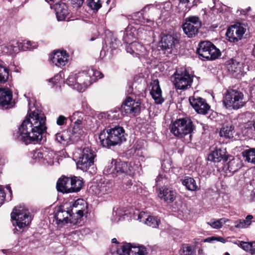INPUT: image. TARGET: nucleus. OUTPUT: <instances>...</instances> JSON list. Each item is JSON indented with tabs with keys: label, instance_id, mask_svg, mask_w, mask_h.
Wrapping results in <instances>:
<instances>
[{
	"label": "nucleus",
	"instance_id": "obj_54",
	"mask_svg": "<svg viewBox=\"0 0 255 255\" xmlns=\"http://www.w3.org/2000/svg\"><path fill=\"white\" fill-rule=\"evenodd\" d=\"M74 7H80L84 0H69Z\"/></svg>",
	"mask_w": 255,
	"mask_h": 255
},
{
	"label": "nucleus",
	"instance_id": "obj_2",
	"mask_svg": "<svg viewBox=\"0 0 255 255\" xmlns=\"http://www.w3.org/2000/svg\"><path fill=\"white\" fill-rule=\"evenodd\" d=\"M103 173L112 177L119 176L123 178V183L126 189L130 188L132 185L131 179L129 178L134 173L133 167L130 163L115 160L108 163L105 167Z\"/></svg>",
	"mask_w": 255,
	"mask_h": 255
},
{
	"label": "nucleus",
	"instance_id": "obj_13",
	"mask_svg": "<svg viewBox=\"0 0 255 255\" xmlns=\"http://www.w3.org/2000/svg\"><path fill=\"white\" fill-rule=\"evenodd\" d=\"M95 157V152L90 147H84L82 149L81 156L77 163L78 168L83 171H86L94 164Z\"/></svg>",
	"mask_w": 255,
	"mask_h": 255
},
{
	"label": "nucleus",
	"instance_id": "obj_39",
	"mask_svg": "<svg viewBox=\"0 0 255 255\" xmlns=\"http://www.w3.org/2000/svg\"><path fill=\"white\" fill-rule=\"evenodd\" d=\"M133 245L129 243L125 244L117 249V253L119 255H131Z\"/></svg>",
	"mask_w": 255,
	"mask_h": 255
},
{
	"label": "nucleus",
	"instance_id": "obj_61",
	"mask_svg": "<svg viewBox=\"0 0 255 255\" xmlns=\"http://www.w3.org/2000/svg\"><path fill=\"white\" fill-rule=\"evenodd\" d=\"M251 196L252 200L255 201V190L252 191Z\"/></svg>",
	"mask_w": 255,
	"mask_h": 255
},
{
	"label": "nucleus",
	"instance_id": "obj_21",
	"mask_svg": "<svg viewBox=\"0 0 255 255\" xmlns=\"http://www.w3.org/2000/svg\"><path fill=\"white\" fill-rule=\"evenodd\" d=\"M55 218L56 224L60 227L68 223V221L74 225L77 223V221L74 220L70 210H65L62 208H59L55 213Z\"/></svg>",
	"mask_w": 255,
	"mask_h": 255
},
{
	"label": "nucleus",
	"instance_id": "obj_12",
	"mask_svg": "<svg viewBox=\"0 0 255 255\" xmlns=\"http://www.w3.org/2000/svg\"><path fill=\"white\" fill-rule=\"evenodd\" d=\"M201 25L202 22L199 17L190 16L185 18L182 28L188 37H193L197 34Z\"/></svg>",
	"mask_w": 255,
	"mask_h": 255
},
{
	"label": "nucleus",
	"instance_id": "obj_9",
	"mask_svg": "<svg viewBox=\"0 0 255 255\" xmlns=\"http://www.w3.org/2000/svg\"><path fill=\"white\" fill-rule=\"evenodd\" d=\"M126 50L134 57L139 58L141 61L150 60L151 54L147 47L141 44L133 41L129 42L126 46Z\"/></svg>",
	"mask_w": 255,
	"mask_h": 255
},
{
	"label": "nucleus",
	"instance_id": "obj_31",
	"mask_svg": "<svg viewBox=\"0 0 255 255\" xmlns=\"http://www.w3.org/2000/svg\"><path fill=\"white\" fill-rule=\"evenodd\" d=\"M151 89L150 94L156 104H161L163 102V99L161 95V90L160 88L159 82L157 80H154L151 83Z\"/></svg>",
	"mask_w": 255,
	"mask_h": 255
},
{
	"label": "nucleus",
	"instance_id": "obj_5",
	"mask_svg": "<svg viewBox=\"0 0 255 255\" xmlns=\"http://www.w3.org/2000/svg\"><path fill=\"white\" fill-rule=\"evenodd\" d=\"M67 83L73 89L83 92L92 83L88 69L77 73H71L67 79Z\"/></svg>",
	"mask_w": 255,
	"mask_h": 255
},
{
	"label": "nucleus",
	"instance_id": "obj_7",
	"mask_svg": "<svg viewBox=\"0 0 255 255\" xmlns=\"http://www.w3.org/2000/svg\"><path fill=\"white\" fill-rule=\"evenodd\" d=\"M246 103L243 93L235 90L228 91L223 101V103L227 108L234 110L243 107Z\"/></svg>",
	"mask_w": 255,
	"mask_h": 255
},
{
	"label": "nucleus",
	"instance_id": "obj_34",
	"mask_svg": "<svg viewBox=\"0 0 255 255\" xmlns=\"http://www.w3.org/2000/svg\"><path fill=\"white\" fill-rule=\"evenodd\" d=\"M70 190L72 191V193L79 191L83 185L82 180L80 178L76 176L70 177Z\"/></svg>",
	"mask_w": 255,
	"mask_h": 255
},
{
	"label": "nucleus",
	"instance_id": "obj_51",
	"mask_svg": "<svg viewBox=\"0 0 255 255\" xmlns=\"http://www.w3.org/2000/svg\"><path fill=\"white\" fill-rule=\"evenodd\" d=\"M239 246L242 248L244 250L246 251H250L253 249L254 244L255 245V242H245L243 241H239Z\"/></svg>",
	"mask_w": 255,
	"mask_h": 255
},
{
	"label": "nucleus",
	"instance_id": "obj_28",
	"mask_svg": "<svg viewBox=\"0 0 255 255\" xmlns=\"http://www.w3.org/2000/svg\"><path fill=\"white\" fill-rule=\"evenodd\" d=\"M176 192L171 188L162 187L159 189L158 197L167 203L173 202L176 198Z\"/></svg>",
	"mask_w": 255,
	"mask_h": 255
},
{
	"label": "nucleus",
	"instance_id": "obj_33",
	"mask_svg": "<svg viewBox=\"0 0 255 255\" xmlns=\"http://www.w3.org/2000/svg\"><path fill=\"white\" fill-rule=\"evenodd\" d=\"M208 159L214 162H219L222 160L227 161L228 157L224 150L218 149L213 151L208 155Z\"/></svg>",
	"mask_w": 255,
	"mask_h": 255
},
{
	"label": "nucleus",
	"instance_id": "obj_35",
	"mask_svg": "<svg viewBox=\"0 0 255 255\" xmlns=\"http://www.w3.org/2000/svg\"><path fill=\"white\" fill-rule=\"evenodd\" d=\"M182 184L186 188L192 191H196L198 189V186L194 178L190 177H185L182 181Z\"/></svg>",
	"mask_w": 255,
	"mask_h": 255
},
{
	"label": "nucleus",
	"instance_id": "obj_45",
	"mask_svg": "<svg viewBox=\"0 0 255 255\" xmlns=\"http://www.w3.org/2000/svg\"><path fill=\"white\" fill-rule=\"evenodd\" d=\"M242 64L235 60H232L228 65V70L231 73L240 72L241 71Z\"/></svg>",
	"mask_w": 255,
	"mask_h": 255
},
{
	"label": "nucleus",
	"instance_id": "obj_29",
	"mask_svg": "<svg viewBox=\"0 0 255 255\" xmlns=\"http://www.w3.org/2000/svg\"><path fill=\"white\" fill-rule=\"evenodd\" d=\"M120 34L123 35V39L127 44L135 41L134 40L137 38L136 28L130 24L127 26L124 31H121Z\"/></svg>",
	"mask_w": 255,
	"mask_h": 255
},
{
	"label": "nucleus",
	"instance_id": "obj_10",
	"mask_svg": "<svg viewBox=\"0 0 255 255\" xmlns=\"http://www.w3.org/2000/svg\"><path fill=\"white\" fill-rule=\"evenodd\" d=\"M172 82L177 89L185 90L191 87L193 76L186 71H176L173 75Z\"/></svg>",
	"mask_w": 255,
	"mask_h": 255
},
{
	"label": "nucleus",
	"instance_id": "obj_62",
	"mask_svg": "<svg viewBox=\"0 0 255 255\" xmlns=\"http://www.w3.org/2000/svg\"><path fill=\"white\" fill-rule=\"evenodd\" d=\"M163 179V175H159L158 176L156 179V182H159L161 179Z\"/></svg>",
	"mask_w": 255,
	"mask_h": 255
},
{
	"label": "nucleus",
	"instance_id": "obj_64",
	"mask_svg": "<svg viewBox=\"0 0 255 255\" xmlns=\"http://www.w3.org/2000/svg\"><path fill=\"white\" fill-rule=\"evenodd\" d=\"M251 253L252 255H255V248L251 250Z\"/></svg>",
	"mask_w": 255,
	"mask_h": 255
},
{
	"label": "nucleus",
	"instance_id": "obj_47",
	"mask_svg": "<svg viewBox=\"0 0 255 255\" xmlns=\"http://www.w3.org/2000/svg\"><path fill=\"white\" fill-rule=\"evenodd\" d=\"M146 254L147 251L145 247L142 246L133 245L131 255H146Z\"/></svg>",
	"mask_w": 255,
	"mask_h": 255
},
{
	"label": "nucleus",
	"instance_id": "obj_15",
	"mask_svg": "<svg viewBox=\"0 0 255 255\" xmlns=\"http://www.w3.org/2000/svg\"><path fill=\"white\" fill-rule=\"evenodd\" d=\"M246 31V28L243 24L237 23L229 27L226 35L230 42H237L243 38Z\"/></svg>",
	"mask_w": 255,
	"mask_h": 255
},
{
	"label": "nucleus",
	"instance_id": "obj_41",
	"mask_svg": "<svg viewBox=\"0 0 255 255\" xmlns=\"http://www.w3.org/2000/svg\"><path fill=\"white\" fill-rule=\"evenodd\" d=\"M228 221V219L224 218L218 220L212 219L208 222L207 224L214 229H219Z\"/></svg>",
	"mask_w": 255,
	"mask_h": 255
},
{
	"label": "nucleus",
	"instance_id": "obj_16",
	"mask_svg": "<svg viewBox=\"0 0 255 255\" xmlns=\"http://www.w3.org/2000/svg\"><path fill=\"white\" fill-rule=\"evenodd\" d=\"M140 100H135L130 97H127L122 106V110L126 114L136 116L139 114L141 108Z\"/></svg>",
	"mask_w": 255,
	"mask_h": 255
},
{
	"label": "nucleus",
	"instance_id": "obj_42",
	"mask_svg": "<svg viewBox=\"0 0 255 255\" xmlns=\"http://www.w3.org/2000/svg\"><path fill=\"white\" fill-rule=\"evenodd\" d=\"M0 50L3 54H13L18 52L16 46L11 45L7 46L4 44H1V42H0Z\"/></svg>",
	"mask_w": 255,
	"mask_h": 255
},
{
	"label": "nucleus",
	"instance_id": "obj_60",
	"mask_svg": "<svg viewBox=\"0 0 255 255\" xmlns=\"http://www.w3.org/2000/svg\"><path fill=\"white\" fill-rule=\"evenodd\" d=\"M215 240V238L214 237H209L208 238H206L204 240L205 242H211L212 241H213Z\"/></svg>",
	"mask_w": 255,
	"mask_h": 255
},
{
	"label": "nucleus",
	"instance_id": "obj_30",
	"mask_svg": "<svg viewBox=\"0 0 255 255\" xmlns=\"http://www.w3.org/2000/svg\"><path fill=\"white\" fill-rule=\"evenodd\" d=\"M74 135L72 134L71 129L69 130H64L57 133L55 135V140L58 143L65 145L74 139L73 137Z\"/></svg>",
	"mask_w": 255,
	"mask_h": 255
},
{
	"label": "nucleus",
	"instance_id": "obj_52",
	"mask_svg": "<svg viewBox=\"0 0 255 255\" xmlns=\"http://www.w3.org/2000/svg\"><path fill=\"white\" fill-rule=\"evenodd\" d=\"M44 152H43L40 149H37L34 151L33 153L32 158L34 159L40 160L44 158Z\"/></svg>",
	"mask_w": 255,
	"mask_h": 255
},
{
	"label": "nucleus",
	"instance_id": "obj_58",
	"mask_svg": "<svg viewBox=\"0 0 255 255\" xmlns=\"http://www.w3.org/2000/svg\"><path fill=\"white\" fill-rule=\"evenodd\" d=\"M133 88L130 84L128 85V89L127 90V92L128 94H130L132 93Z\"/></svg>",
	"mask_w": 255,
	"mask_h": 255
},
{
	"label": "nucleus",
	"instance_id": "obj_38",
	"mask_svg": "<svg viewBox=\"0 0 255 255\" xmlns=\"http://www.w3.org/2000/svg\"><path fill=\"white\" fill-rule=\"evenodd\" d=\"M242 156L245 161L255 164V148L244 150Z\"/></svg>",
	"mask_w": 255,
	"mask_h": 255
},
{
	"label": "nucleus",
	"instance_id": "obj_59",
	"mask_svg": "<svg viewBox=\"0 0 255 255\" xmlns=\"http://www.w3.org/2000/svg\"><path fill=\"white\" fill-rule=\"evenodd\" d=\"M195 0H179L181 3H193Z\"/></svg>",
	"mask_w": 255,
	"mask_h": 255
},
{
	"label": "nucleus",
	"instance_id": "obj_27",
	"mask_svg": "<svg viewBox=\"0 0 255 255\" xmlns=\"http://www.w3.org/2000/svg\"><path fill=\"white\" fill-rule=\"evenodd\" d=\"M52 62L58 67L65 65L68 62V55L66 51H57L53 52L50 57Z\"/></svg>",
	"mask_w": 255,
	"mask_h": 255
},
{
	"label": "nucleus",
	"instance_id": "obj_48",
	"mask_svg": "<svg viewBox=\"0 0 255 255\" xmlns=\"http://www.w3.org/2000/svg\"><path fill=\"white\" fill-rule=\"evenodd\" d=\"M88 73L90 75L91 83L95 81L97 78L100 79L103 77L102 73L92 68L88 69Z\"/></svg>",
	"mask_w": 255,
	"mask_h": 255
},
{
	"label": "nucleus",
	"instance_id": "obj_23",
	"mask_svg": "<svg viewBox=\"0 0 255 255\" xmlns=\"http://www.w3.org/2000/svg\"><path fill=\"white\" fill-rule=\"evenodd\" d=\"M54 9L58 21L70 20L71 13L67 4L64 3H56L54 5Z\"/></svg>",
	"mask_w": 255,
	"mask_h": 255
},
{
	"label": "nucleus",
	"instance_id": "obj_6",
	"mask_svg": "<svg viewBox=\"0 0 255 255\" xmlns=\"http://www.w3.org/2000/svg\"><path fill=\"white\" fill-rule=\"evenodd\" d=\"M11 218L13 225L22 230L29 225L31 221V217L28 210L21 205L13 209L11 213Z\"/></svg>",
	"mask_w": 255,
	"mask_h": 255
},
{
	"label": "nucleus",
	"instance_id": "obj_11",
	"mask_svg": "<svg viewBox=\"0 0 255 255\" xmlns=\"http://www.w3.org/2000/svg\"><path fill=\"white\" fill-rule=\"evenodd\" d=\"M149 17L152 19L146 18L142 11H138L132 14L130 16L135 24H146V26L151 27L154 25V19L155 16L159 13V9L156 7H151L148 8Z\"/></svg>",
	"mask_w": 255,
	"mask_h": 255
},
{
	"label": "nucleus",
	"instance_id": "obj_44",
	"mask_svg": "<svg viewBox=\"0 0 255 255\" xmlns=\"http://www.w3.org/2000/svg\"><path fill=\"white\" fill-rule=\"evenodd\" d=\"M126 215V213H124L121 208H114L113 213V216L114 217L113 220L116 222H118L123 220Z\"/></svg>",
	"mask_w": 255,
	"mask_h": 255
},
{
	"label": "nucleus",
	"instance_id": "obj_24",
	"mask_svg": "<svg viewBox=\"0 0 255 255\" xmlns=\"http://www.w3.org/2000/svg\"><path fill=\"white\" fill-rule=\"evenodd\" d=\"M160 13L159 16L156 19V22L158 25L162 24L163 21H166L170 17L171 12L172 4L169 1H166L162 4L160 6Z\"/></svg>",
	"mask_w": 255,
	"mask_h": 255
},
{
	"label": "nucleus",
	"instance_id": "obj_37",
	"mask_svg": "<svg viewBox=\"0 0 255 255\" xmlns=\"http://www.w3.org/2000/svg\"><path fill=\"white\" fill-rule=\"evenodd\" d=\"M18 52L19 50L25 51L27 50H32L37 47V45L35 42H31L30 41H27L23 42L16 43Z\"/></svg>",
	"mask_w": 255,
	"mask_h": 255
},
{
	"label": "nucleus",
	"instance_id": "obj_4",
	"mask_svg": "<svg viewBox=\"0 0 255 255\" xmlns=\"http://www.w3.org/2000/svg\"><path fill=\"white\" fill-rule=\"evenodd\" d=\"M194 129L192 120L188 118L177 119L170 126V132L175 136L182 138L187 136L189 137L188 142L191 140V133Z\"/></svg>",
	"mask_w": 255,
	"mask_h": 255
},
{
	"label": "nucleus",
	"instance_id": "obj_3",
	"mask_svg": "<svg viewBox=\"0 0 255 255\" xmlns=\"http://www.w3.org/2000/svg\"><path fill=\"white\" fill-rule=\"evenodd\" d=\"M99 137L102 146L108 148L120 144L126 140L125 130L119 126L102 131Z\"/></svg>",
	"mask_w": 255,
	"mask_h": 255
},
{
	"label": "nucleus",
	"instance_id": "obj_26",
	"mask_svg": "<svg viewBox=\"0 0 255 255\" xmlns=\"http://www.w3.org/2000/svg\"><path fill=\"white\" fill-rule=\"evenodd\" d=\"M138 220L147 226L152 228H157L160 223V219L157 217L151 216L145 212H141L138 216Z\"/></svg>",
	"mask_w": 255,
	"mask_h": 255
},
{
	"label": "nucleus",
	"instance_id": "obj_8",
	"mask_svg": "<svg viewBox=\"0 0 255 255\" xmlns=\"http://www.w3.org/2000/svg\"><path fill=\"white\" fill-rule=\"evenodd\" d=\"M197 53L203 60H214L221 55L219 49L210 41H202L198 45Z\"/></svg>",
	"mask_w": 255,
	"mask_h": 255
},
{
	"label": "nucleus",
	"instance_id": "obj_55",
	"mask_svg": "<svg viewBox=\"0 0 255 255\" xmlns=\"http://www.w3.org/2000/svg\"><path fill=\"white\" fill-rule=\"evenodd\" d=\"M66 121L67 118L64 116L61 115L57 118L56 123L59 126H62L66 123Z\"/></svg>",
	"mask_w": 255,
	"mask_h": 255
},
{
	"label": "nucleus",
	"instance_id": "obj_20",
	"mask_svg": "<svg viewBox=\"0 0 255 255\" xmlns=\"http://www.w3.org/2000/svg\"><path fill=\"white\" fill-rule=\"evenodd\" d=\"M189 102L197 113L206 115L210 109L206 100L199 97L193 96L189 98Z\"/></svg>",
	"mask_w": 255,
	"mask_h": 255
},
{
	"label": "nucleus",
	"instance_id": "obj_18",
	"mask_svg": "<svg viewBox=\"0 0 255 255\" xmlns=\"http://www.w3.org/2000/svg\"><path fill=\"white\" fill-rule=\"evenodd\" d=\"M225 6L219 2L216 3L215 0H211L208 6V13L212 21H219L222 19Z\"/></svg>",
	"mask_w": 255,
	"mask_h": 255
},
{
	"label": "nucleus",
	"instance_id": "obj_19",
	"mask_svg": "<svg viewBox=\"0 0 255 255\" xmlns=\"http://www.w3.org/2000/svg\"><path fill=\"white\" fill-rule=\"evenodd\" d=\"M72 123V134L80 133V129L86 125V120L84 119V115L82 112L76 111L69 117Z\"/></svg>",
	"mask_w": 255,
	"mask_h": 255
},
{
	"label": "nucleus",
	"instance_id": "obj_14",
	"mask_svg": "<svg viewBox=\"0 0 255 255\" xmlns=\"http://www.w3.org/2000/svg\"><path fill=\"white\" fill-rule=\"evenodd\" d=\"M180 35L177 34H162L161 36L160 47L162 50L171 53L179 43Z\"/></svg>",
	"mask_w": 255,
	"mask_h": 255
},
{
	"label": "nucleus",
	"instance_id": "obj_1",
	"mask_svg": "<svg viewBox=\"0 0 255 255\" xmlns=\"http://www.w3.org/2000/svg\"><path fill=\"white\" fill-rule=\"evenodd\" d=\"M46 130L45 117L38 110L33 111L21 124L17 138L26 144L32 142L38 143Z\"/></svg>",
	"mask_w": 255,
	"mask_h": 255
},
{
	"label": "nucleus",
	"instance_id": "obj_46",
	"mask_svg": "<svg viewBox=\"0 0 255 255\" xmlns=\"http://www.w3.org/2000/svg\"><path fill=\"white\" fill-rule=\"evenodd\" d=\"M233 129L234 128L232 126L223 127L221 129L220 134L221 136L230 138L233 136Z\"/></svg>",
	"mask_w": 255,
	"mask_h": 255
},
{
	"label": "nucleus",
	"instance_id": "obj_40",
	"mask_svg": "<svg viewBox=\"0 0 255 255\" xmlns=\"http://www.w3.org/2000/svg\"><path fill=\"white\" fill-rule=\"evenodd\" d=\"M9 76L8 70L4 65V63L0 60V83L6 82Z\"/></svg>",
	"mask_w": 255,
	"mask_h": 255
},
{
	"label": "nucleus",
	"instance_id": "obj_49",
	"mask_svg": "<svg viewBox=\"0 0 255 255\" xmlns=\"http://www.w3.org/2000/svg\"><path fill=\"white\" fill-rule=\"evenodd\" d=\"M193 252L191 246L188 244H184L180 251V255H192Z\"/></svg>",
	"mask_w": 255,
	"mask_h": 255
},
{
	"label": "nucleus",
	"instance_id": "obj_53",
	"mask_svg": "<svg viewBox=\"0 0 255 255\" xmlns=\"http://www.w3.org/2000/svg\"><path fill=\"white\" fill-rule=\"evenodd\" d=\"M61 80V76L60 75H56L53 78L48 80L49 83H51L53 85L57 84Z\"/></svg>",
	"mask_w": 255,
	"mask_h": 255
},
{
	"label": "nucleus",
	"instance_id": "obj_57",
	"mask_svg": "<svg viewBox=\"0 0 255 255\" xmlns=\"http://www.w3.org/2000/svg\"><path fill=\"white\" fill-rule=\"evenodd\" d=\"M4 199V193L0 189V206L2 204Z\"/></svg>",
	"mask_w": 255,
	"mask_h": 255
},
{
	"label": "nucleus",
	"instance_id": "obj_56",
	"mask_svg": "<svg viewBox=\"0 0 255 255\" xmlns=\"http://www.w3.org/2000/svg\"><path fill=\"white\" fill-rule=\"evenodd\" d=\"M82 107L83 109V110L86 113H88L90 110V107L87 102H83Z\"/></svg>",
	"mask_w": 255,
	"mask_h": 255
},
{
	"label": "nucleus",
	"instance_id": "obj_36",
	"mask_svg": "<svg viewBox=\"0 0 255 255\" xmlns=\"http://www.w3.org/2000/svg\"><path fill=\"white\" fill-rule=\"evenodd\" d=\"M253 219L252 215H248L245 220L240 219L236 221L235 227L239 229L247 228L251 225Z\"/></svg>",
	"mask_w": 255,
	"mask_h": 255
},
{
	"label": "nucleus",
	"instance_id": "obj_43",
	"mask_svg": "<svg viewBox=\"0 0 255 255\" xmlns=\"http://www.w3.org/2000/svg\"><path fill=\"white\" fill-rule=\"evenodd\" d=\"M105 1L108 4L110 0H89L88 5L92 9L98 10L102 6V3Z\"/></svg>",
	"mask_w": 255,
	"mask_h": 255
},
{
	"label": "nucleus",
	"instance_id": "obj_25",
	"mask_svg": "<svg viewBox=\"0 0 255 255\" xmlns=\"http://www.w3.org/2000/svg\"><path fill=\"white\" fill-rule=\"evenodd\" d=\"M12 95L8 88H0V106L3 109L11 107Z\"/></svg>",
	"mask_w": 255,
	"mask_h": 255
},
{
	"label": "nucleus",
	"instance_id": "obj_50",
	"mask_svg": "<svg viewBox=\"0 0 255 255\" xmlns=\"http://www.w3.org/2000/svg\"><path fill=\"white\" fill-rule=\"evenodd\" d=\"M43 163H47L48 165H52L54 163L53 155L52 152H47L45 151L44 153Z\"/></svg>",
	"mask_w": 255,
	"mask_h": 255
},
{
	"label": "nucleus",
	"instance_id": "obj_17",
	"mask_svg": "<svg viewBox=\"0 0 255 255\" xmlns=\"http://www.w3.org/2000/svg\"><path fill=\"white\" fill-rule=\"evenodd\" d=\"M114 183L112 181L101 179L97 185L91 187L93 192L98 196H102L106 194L111 193L113 190Z\"/></svg>",
	"mask_w": 255,
	"mask_h": 255
},
{
	"label": "nucleus",
	"instance_id": "obj_63",
	"mask_svg": "<svg viewBox=\"0 0 255 255\" xmlns=\"http://www.w3.org/2000/svg\"><path fill=\"white\" fill-rule=\"evenodd\" d=\"M82 231L85 233H89L90 232V230L88 228L83 229Z\"/></svg>",
	"mask_w": 255,
	"mask_h": 255
},
{
	"label": "nucleus",
	"instance_id": "obj_32",
	"mask_svg": "<svg viewBox=\"0 0 255 255\" xmlns=\"http://www.w3.org/2000/svg\"><path fill=\"white\" fill-rule=\"evenodd\" d=\"M70 177L62 176L57 182L56 187L57 190L62 193H72L71 189Z\"/></svg>",
	"mask_w": 255,
	"mask_h": 255
},
{
	"label": "nucleus",
	"instance_id": "obj_22",
	"mask_svg": "<svg viewBox=\"0 0 255 255\" xmlns=\"http://www.w3.org/2000/svg\"><path fill=\"white\" fill-rule=\"evenodd\" d=\"M85 201L82 199H78L70 206V209L75 221H77L83 216V212L86 208Z\"/></svg>",
	"mask_w": 255,
	"mask_h": 255
}]
</instances>
